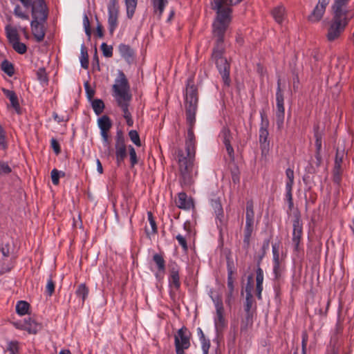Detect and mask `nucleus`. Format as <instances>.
<instances>
[{"mask_svg": "<svg viewBox=\"0 0 354 354\" xmlns=\"http://www.w3.org/2000/svg\"><path fill=\"white\" fill-rule=\"evenodd\" d=\"M13 13L15 17L20 18L21 19H24V20L29 19L28 15L26 14L25 12H24L22 8H21V6L18 4L15 6L14 10H13Z\"/></svg>", "mask_w": 354, "mask_h": 354, "instance_id": "nucleus-42", "label": "nucleus"}, {"mask_svg": "<svg viewBox=\"0 0 354 354\" xmlns=\"http://www.w3.org/2000/svg\"><path fill=\"white\" fill-rule=\"evenodd\" d=\"M96 34L100 38L103 37L104 36L102 26L100 24H97V25Z\"/></svg>", "mask_w": 354, "mask_h": 354, "instance_id": "nucleus-64", "label": "nucleus"}, {"mask_svg": "<svg viewBox=\"0 0 354 354\" xmlns=\"http://www.w3.org/2000/svg\"><path fill=\"white\" fill-rule=\"evenodd\" d=\"M286 175L288 179L287 180L294 181V171L292 169L288 168L286 170Z\"/></svg>", "mask_w": 354, "mask_h": 354, "instance_id": "nucleus-60", "label": "nucleus"}, {"mask_svg": "<svg viewBox=\"0 0 354 354\" xmlns=\"http://www.w3.org/2000/svg\"><path fill=\"white\" fill-rule=\"evenodd\" d=\"M233 270L232 268H228L227 269V292L225 293V304L229 307L231 308L232 305L234 301L235 294H234V279H233Z\"/></svg>", "mask_w": 354, "mask_h": 354, "instance_id": "nucleus-15", "label": "nucleus"}, {"mask_svg": "<svg viewBox=\"0 0 354 354\" xmlns=\"http://www.w3.org/2000/svg\"><path fill=\"white\" fill-rule=\"evenodd\" d=\"M272 15L275 21L281 24L285 19V8L283 6L275 7L272 11Z\"/></svg>", "mask_w": 354, "mask_h": 354, "instance_id": "nucleus-26", "label": "nucleus"}, {"mask_svg": "<svg viewBox=\"0 0 354 354\" xmlns=\"http://www.w3.org/2000/svg\"><path fill=\"white\" fill-rule=\"evenodd\" d=\"M347 25L345 15H335L328 30L326 38L329 41L337 39Z\"/></svg>", "mask_w": 354, "mask_h": 354, "instance_id": "nucleus-5", "label": "nucleus"}, {"mask_svg": "<svg viewBox=\"0 0 354 354\" xmlns=\"http://www.w3.org/2000/svg\"><path fill=\"white\" fill-rule=\"evenodd\" d=\"M344 151V150L339 151V149L336 151L335 160V172L338 174L341 169V164L342 162L343 156Z\"/></svg>", "mask_w": 354, "mask_h": 354, "instance_id": "nucleus-38", "label": "nucleus"}, {"mask_svg": "<svg viewBox=\"0 0 354 354\" xmlns=\"http://www.w3.org/2000/svg\"><path fill=\"white\" fill-rule=\"evenodd\" d=\"M273 263V273L274 274L275 278L278 279L281 277L282 273V268L281 266L279 259L277 261L274 260Z\"/></svg>", "mask_w": 354, "mask_h": 354, "instance_id": "nucleus-49", "label": "nucleus"}, {"mask_svg": "<svg viewBox=\"0 0 354 354\" xmlns=\"http://www.w3.org/2000/svg\"><path fill=\"white\" fill-rule=\"evenodd\" d=\"M76 295L82 299V303L84 302L88 295V289L84 283H81L75 291Z\"/></svg>", "mask_w": 354, "mask_h": 354, "instance_id": "nucleus-36", "label": "nucleus"}, {"mask_svg": "<svg viewBox=\"0 0 354 354\" xmlns=\"http://www.w3.org/2000/svg\"><path fill=\"white\" fill-rule=\"evenodd\" d=\"M113 95L118 106L123 111V117L131 114L128 109L131 99V95L129 93V85L125 75L122 71L119 73L118 77L115 80V84L113 85Z\"/></svg>", "mask_w": 354, "mask_h": 354, "instance_id": "nucleus-3", "label": "nucleus"}, {"mask_svg": "<svg viewBox=\"0 0 354 354\" xmlns=\"http://www.w3.org/2000/svg\"><path fill=\"white\" fill-rule=\"evenodd\" d=\"M176 204L178 207L183 209H190L194 207L192 198H188L185 192H180L178 194Z\"/></svg>", "mask_w": 354, "mask_h": 354, "instance_id": "nucleus-19", "label": "nucleus"}, {"mask_svg": "<svg viewBox=\"0 0 354 354\" xmlns=\"http://www.w3.org/2000/svg\"><path fill=\"white\" fill-rule=\"evenodd\" d=\"M154 12L160 17L164 11L167 0H151Z\"/></svg>", "mask_w": 354, "mask_h": 354, "instance_id": "nucleus-30", "label": "nucleus"}, {"mask_svg": "<svg viewBox=\"0 0 354 354\" xmlns=\"http://www.w3.org/2000/svg\"><path fill=\"white\" fill-rule=\"evenodd\" d=\"M220 137L221 138L224 145L231 143L232 135L230 129L227 127H223L221 131Z\"/></svg>", "mask_w": 354, "mask_h": 354, "instance_id": "nucleus-39", "label": "nucleus"}, {"mask_svg": "<svg viewBox=\"0 0 354 354\" xmlns=\"http://www.w3.org/2000/svg\"><path fill=\"white\" fill-rule=\"evenodd\" d=\"M1 252L3 257H8L10 254L9 245L6 244L1 248Z\"/></svg>", "mask_w": 354, "mask_h": 354, "instance_id": "nucleus-62", "label": "nucleus"}, {"mask_svg": "<svg viewBox=\"0 0 354 354\" xmlns=\"http://www.w3.org/2000/svg\"><path fill=\"white\" fill-rule=\"evenodd\" d=\"M196 111V107L186 106V118L189 127L185 139V148H178L174 153L178 164L179 182L182 186H191L198 174V166L195 165L196 142L193 131Z\"/></svg>", "mask_w": 354, "mask_h": 354, "instance_id": "nucleus-1", "label": "nucleus"}, {"mask_svg": "<svg viewBox=\"0 0 354 354\" xmlns=\"http://www.w3.org/2000/svg\"><path fill=\"white\" fill-rule=\"evenodd\" d=\"M272 254H273V261L274 260L277 261L279 259V249H278V247L276 246V245H272Z\"/></svg>", "mask_w": 354, "mask_h": 354, "instance_id": "nucleus-63", "label": "nucleus"}, {"mask_svg": "<svg viewBox=\"0 0 354 354\" xmlns=\"http://www.w3.org/2000/svg\"><path fill=\"white\" fill-rule=\"evenodd\" d=\"M216 17L213 22V36L216 39V45L212 52V59L222 77L225 86L230 84V64L226 58L223 56L224 52V36L225 31L231 23V21Z\"/></svg>", "mask_w": 354, "mask_h": 354, "instance_id": "nucleus-2", "label": "nucleus"}, {"mask_svg": "<svg viewBox=\"0 0 354 354\" xmlns=\"http://www.w3.org/2000/svg\"><path fill=\"white\" fill-rule=\"evenodd\" d=\"M286 198L288 203L289 209H292L293 207V199H292V192H286Z\"/></svg>", "mask_w": 354, "mask_h": 354, "instance_id": "nucleus-59", "label": "nucleus"}, {"mask_svg": "<svg viewBox=\"0 0 354 354\" xmlns=\"http://www.w3.org/2000/svg\"><path fill=\"white\" fill-rule=\"evenodd\" d=\"M147 218L151 228L149 229V227H145V232L147 236H150L151 235H153L157 233V226L151 212H147Z\"/></svg>", "mask_w": 354, "mask_h": 354, "instance_id": "nucleus-27", "label": "nucleus"}, {"mask_svg": "<svg viewBox=\"0 0 354 354\" xmlns=\"http://www.w3.org/2000/svg\"><path fill=\"white\" fill-rule=\"evenodd\" d=\"M51 179L53 185H57L59 183L60 172L56 169H53L51 172Z\"/></svg>", "mask_w": 354, "mask_h": 354, "instance_id": "nucleus-54", "label": "nucleus"}, {"mask_svg": "<svg viewBox=\"0 0 354 354\" xmlns=\"http://www.w3.org/2000/svg\"><path fill=\"white\" fill-rule=\"evenodd\" d=\"M180 266L176 262L173 261L169 263L168 282L170 288V295L179 290L180 288Z\"/></svg>", "mask_w": 354, "mask_h": 354, "instance_id": "nucleus-9", "label": "nucleus"}, {"mask_svg": "<svg viewBox=\"0 0 354 354\" xmlns=\"http://www.w3.org/2000/svg\"><path fill=\"white\" fill-rule=\"evenodd\" d=\"M153 261L155 263L157 269L160 272L165 273V261L163 257L158 253H156L153 255Z\"/></svg>", "mask_w": 354, "mask_h": 354, "instance_id": "nucleus-29", "label": "nucleus"}, {"mask_svg": "<svg viewBox=\"0 0 354 354\" xmlns=\"http://www.w3.org/2000/svg\"><path fill=\"white\" fill-rule=\"evenodd\" d=\"M91 106L97 115H100L104 109V103L102 100L95 99L91 102Z\"/></svg>", "mask_w": 354, "mask_h": 354, "instance_id": "nucleus-34", "label": "nucleus"}, {"mask_svg": "<svg viewBox=\"0 0 354 354\" xmlns=\"http://www.w3.org/2000/svg\"><path fill=\"white\" fill-rule=\"evenodd\" d=\"M197 102L196 90L193 86L187 87L185 95V106L197 107Z\"/></svg>", "mask_w": 354, "mask_h": 354, "instance_id": "nucleus-20", "label": "nucleus"}, {"mask_svg": "<svg viewBox=\"0 0 354 354\" xmlns=\"http://www.w3.org/2000/svg\"><path fill=\"white\" fill-rule=\"evenodd\" d=\"M83 26L86 35H87L88 38L90 39L91 36V30L90 27L89 19L86 15H84L83 17Z\"/></svg>", "mask_w": 354, "mask_h": 354, "instance_id": "nucleus-50", "label": "nucleus"}, {"mask_svg": "<svg viewBox=\"0 0 354 354\" xmlns=\"http://www.w3.org/2000/svg\"><path fill=\"white\" fill-rule=\"evenodd\" d=\"M2 91L3 94L10 100L12 106L18 111L19 110V104L18 102V97L14 91L3 88Z\"/></svg>", "mask_w": 354, "mask_h": 354, "instance_id": "nucleus-25", "label": "nucleus"}, {"mask_svg": "<svg viewBox=\"0 0 354 354\" xmlns=\"http://www.w3.org/2000/svg\"><path fill=\"white\" fill-rule=\"evenodd\" d=\"M118 50L121 57L127 62H129L131 59H132L134 53L133 49L129 45L120 44L118 46Z\"/></svg>", "mask_w": 354, "mask_h": 354, "instance_id": "nucleus-23", "label": "nucleus"}, {"mask_svg": "<svg viewBox=\"0 0 354 354\" xmlns=\"http://www.w3.org/2000/svg\"><path fill=\"white\" fill-rule=\"evenodd\" d=\"M101 50L102 51V54L106 57H111L113 56V47L112 46L107 45L106 43H102L101 44Z\"/></svg>", "mask_w": 354, "mask_h": 354, "instance_id": "nucleus-44", "label": "nucleus"}, {"mask_svg": "<svg viewBox=\"0 0 354 354\" xmlns=\"http://www.w3.org/2000/svg\"><path fill=\"white\" fill-rule=\"evenodd\" d=\"M254 220V207L252 201L247 203L245 220Z\"/></svg>", "mask_w": 354, "mask_h": 354, "instance_id": "nucleus-43", "label": "nucleus"}, {"mask_svg": "<svg viewBox=\"0 0 354 354\" xmlns=\"http://www.w3.org/2000/svg\"><path fill=\"white\" fill-rule=\"evenodd\" d=\"M261 115V127L259 129V143L262 153L268 151L270 147V141L268 140V127L269 120L263 111L260 112Z\"/></svg>", "mask_w": 354, "mask_h": 354, "instance_id": "nucleus-8", "label": "nucleus"}, {"mask_svg": "<svg viewBox=\"0 0 354 354\" xmlns=\"http://www.w3.org/2000/svg\"><path fill=\"white\" fill-rule=\"evenodd\" d=\"M7 349L10 354H18L19 343L17 341H10L8 344Z\"/></svg>", "mask_w": 354, "mask_h": 354, "instance_id": "nucleus-48", "label": "nucleus"}, {"mask_svg": "<svg viewBox=\"0 0 354 354\" xmlns=\"http://www.w3.org/2000/svg\"><path fill=\"white\" fill-rule=\"evenodd\" d=\"M211 206L213 208L216 218L221 222L223 217V209L219 198H215L211 200Z\"/></svg>", "mask_w": 354, "mask_h": 354, "instance_id": "nucleus-24", "label": "nucleus"}, {"mask_svg": "<svg viewBox=\"0 0 354 354\" xmlns=\"http://www.w3.org/2000/svg\"><path fill=\"white\" fill-rule=\"evenodd\" d=\"M119 9L118 0H109L108 5V25L111 35H113L118 27V17Z\"/></svg>", "mask_w": 354, "mask_h": 354, "instance_id": "nucleus-11", "label": "nucleus"}, {"mask_svg": "<svg viewBox=\"0 0 354 354\" xmlns=\"http://www.w3.org/2000/svg\"><path fill=\"white\" fill-rule=\"evenodd\" d=\"M125 4L127 17L131 19L137 6V0H125Z\"/></svg>", "mask_w": 354, "mask_h": 354, "instance_id": "nucleus-33", "label": "nucleus"}, {"mask_svg": "<svg viewBox=\"0 0 354 354\" xmlns=\"http://www.w3.org/2000/svg\"><path fill=\"white\" fill-rule=\"evenodd\" d=\"M11 171V168L7 162L0 161V176L8 174Z\"/></svg>", "mask_w": 354, "mask_h": 354, "instance_id": "nucleus-52", "label": "nucleus"}, {"mask_svg": "<svg viewBox=\"0 0 354 354\" xmlns=\"http://www.w3.org/2000/svg\"><path fill=\"white\" fill-rule=\"evenodd\" d=\"M225 146L226 151L227 152V154H228L230 158L232 160H234V149H233L232 146L231 145V143H227V144L225 145Z\"/></svg>", "mask_w": 354, "mask_h": 354, "instance_id": "nucleus-58", "label": "nucleus"}, {"mask_svg": "<svg viewBox=\"0 0 354 354\" xmlns=\"http://www.w3.org/2000/svg\"><path fill=\"white\" fill-rule=\"evenodd\" d=\"M97 125L104 143L109 144L108 132L112 126L110 118L107 115H102L97 119Z\"/></svg>", "mask_w": 354, "mask_h": 354, "instance_id": "nucleus-16", "label": "nucleus"}, {"mask_svg": "<svg viewBox=\"0 0 354 354\" xmlns=\"http://www.w3.org/2000/svg\"><path fill=\"white\" fill-rule=\"evenodd\" d=\"M215 307L216 313L214 317V323L216 330L221 331L226 325L224 317V308L222 299L219 295L210 296Z\"/></svg>", "mask_w": 354, "mask_h": 354, "instance_id": "nucleus-7", "label": "nucleus"}, {"mask_svg": "<svg viewBox=\"0 0 354 354\" xmlns=\"http://www.w3.org/2000/svg\"><path fill=\"white\" fill-rule=\"evenodd\" d=\"M292 243L297 249L302 236V223L299 216H296L293 221Z\"/></svg>", "mask_w": 354, "mask_h": 354, "instance_id": "nucleus-17", "label": "nucleus"}, {"mask_svg": "<svg viewBox=\"0 0 354 354\" xmlns=\"http://www.w3.org/2000/svg\"><path fill=\"white\" fill-rule=\"evenodd\" d=\"M129 136L131 140L138 147L141 146V142L140 139V136L137 131L136 130H131L129 132Z\"/></svg>", "mask_w": 354, "mask_h": 354, "instance_id": "nucleus-45", "label": "nucleus"}, {"mask_svg": "<svg viewBox=\"0 0 354 354\" xmlns=\"http://www.w3.org/2000/svg\"><path fill=\"white\" fill-rule=\"evenodd\" d=\"M349 0H335L333 5V10L335 15H340L346 14L343 11V7L347 3Z\"/></svg>", "mask_w": 354, "mask_h": 354, "instance_id": "nucleus-35", "label": "nucleus"}, {"mask_svg": "<svg viewBox=\"0 0 354 354\" xmlns=\"http://www.w3.org/2000/svg\"><path fill=\"white\" fill-rule=\"evenodd\" d=\"M1 68L10 77L15 73L13 65L7 60H4L1 63Z\"/></svg>", "mask_w": 354, "mask_h": 354, "instance_id": "nucleus-41", "label": "nucleus"}, {"mask_svg": "<svg viewBox=\"0 0 354 354\" xmlns=\"http://www.w3.org/2000/svg\"><path fill=\"white\" fill-rule=\"evenodd\" d=\"M51 147L54 150L55 153L56 154L59 153L60 152V146L59 142L57 141L56 139L52 138L50 140Z\"/></svg>", "mask_w": 354, "mask_h": 354, "instance_id": "nucleus-57", "label": "nucleus"}, {"mask_svg": "<svg viewBox=\"0 0 354 354\" xmlns=\"http://www.w3.org/2000/svg\"><path fill=\"white\" fill-rule=\"evenodd\" d=\"M32 20L46 21L48 17V8L44 0H35L30 5Z\"/></svg>", "mask_w": 354, "mask_h": 354, "instance_id": "nucleus-10", "label": "nucleus"}, {"mask_svg": "<svg viewBox=\"0 0 354 354\" xmlns=\"http://www.w3.org/2000/svg\"><path fill=\"white\" fill-rule=\"evenodd\" d=\"M191 333L188 329L183 326L174 335V345L176 354H185V351L190 347Z\"/></svg>", "mask_w": 354, "mask_h": 354, "instance_id": "nucleus-6", "label": "nucleus"}, {"mask_svg": "<svg viewBox=\"0 0 354 354\" xmlns=\"http://www.w3.org/2000/svg\"><path fill=\"white\" fill-rule=\"evenodd\" d=\"M80 61L81 66L85 69H87L88 67V55L86 48L84 44H82L81 46Z\"/></svg>", "mask_w": 354, "mask_h": 354, "instance_id": "nucleus-31", "label": "nucleus"}, {"mask_svg": "<svg viewBox=\"0 0 354 354\" xmlns=\"http://www.w3.org/2000/svg\"><path fill=\"white\" fill-rule=\"evenodd\" d=\"M200 341L201 342V348L203 354H208L209 349L210 347V342L208 339H206L205 335L200 336Z\"/></svg>", "mask_w": 354, "mask_h": 354, "instance_id": "nucleus-46", "label": "nucleus"}, {"mask_svg": "<svg viewBox=\"0 0 354 354\" xmlns=\"http://www.w3.org/2000/svg\"><path fill=\"white\" fill-rule=\"evenodd\" d=\"M253 290V283H252V276H248V281L245 286V293L246 295H252V291Z\"/></svg>", "mask_w": 354, "mask_h": 354, "instance_id": "nucleus-56", "label": "nucleus"}, {"mask_svg": "<svg viewBox=\"0 0 354 354\" xmlns=\"http://www.w3.org/2000/svg\"><path fill=\"white\" fill-rule=\"evenodd\" d=\"M5 31L6 33V37L10 44L16 41L19 40V34L16 28L7 26L5 28Z\"/></svg>", "mask_w": 354, "mask_h": 354, "instance_id": "nucleus-28", "label": "nucleus"}, {"mask_svg": "<svg viewBox=\"0 0 354 354\" xmlns=\"http://www.w3.org/2000/svg\"><path fill=\"white\" fill-rule=\"evenodd\" d=\"M55 290V283L53 281L51 277L48 279L47 283L46 286V291L48 295L51 296Z\"/></svg>", "mask_w": 354, "mask_h": 354, "instance_id": "nucleus-53", "label": "nucleus"}, {"mask_svg": "<svg viewBox=\"0 0 354 354\" xmlns=\"http://www.w3.org/2000/svg\"><path fill=\"white\" fill-rule=\"evenodd\" d=\"M252 303H253V299H252V295H246L245 296V305H244V308H245V310L247 313H249L250 310H251V308H252Z\"/></svg>", "mask_w": 354, "mask_h": 354, "instance_id": "nucleus-55", "label": "nucleus"}, {"mask_svg": "<svg viewBox=\"0 0 354 354\" xmlns=\"http://www.w3.org/2000/svg\"><path fill=\"white\" fill-rule=\"evenodd\" d=\"M264 275L263 270L258 266L256 270V291L257 297L259 299H261V293L263 291V282Z\"/></svg>", "mask_w": 354, "mask_h": 354, "instance_id": "nucleus-21", "label": "nucleus"}, {"mask_svg": "<svg viewBox=\"0 0 354 354\" xmlns=\"http://www.w3.org/2000/svg\"><path fill=\"white\" fill-rule=\"evenodd\" d=\"M128 150L129 152L131 166L134 167L138 163V158L136 150L131 145L128 147Z\"/></svg>", "mask_w": 354, "mask_h": 354, "instance_id": "nucleus-47", "label": "nucleus"}, {"mask_svg": "<svg viewBox=\"0 0 354 354\" xmlns=\"http://www.w3.org/2000/svg\"><path fill=\"white\" fill-rule=\"evenodd\" d=\"M44 22L36 19L32 20L30 22L32 35L38 42L43 41L45 37V30L43 24Z\"/></svg>", "mask_w": 354, "mask_h": 354, "instance_id": "nucleus-18", "label": "nucleus"}, {"mask_svg": "<svg viewBox=\"0 0 354 354\" xmlns=\"http://www.w3.org/2000/svg\"><path fill=\"white\" fill-rule=\"evenodd\" d=\"M12 324L16 328L25 330L24 320L14 322Z\"/></svg>", "mask_w": 354, "mask_h": 354, "instance_id": "nucleus-61", "label": "nucleus"}, {"mask_svg": "<svg viewBox=\"0 0 354 354\" xmlns=\"http://www.w3.org/2000/svg\"><path fill=\"white\" fill-rule=\"evenodd\" d=\"M315 146L317 148V153L315 155V158L317 160V165L319 166L321 162V156H320V150L322 149V138L321 136L318 133H315Z\"/></svg>", "mask_w": 354, "mask_h": 354, "instance_id": "nucleus-37", "label": "nucleus"}, {"mask_svg": "<svg viewBox=\"0 0 354 354\" xmlns=\"http://www.w3.org/2000/svg\"><path fill=\"white\" fill-rule=\"evenodd\" d=\"M30 304L26 301H19L16 304V312L19 315L28 314Z\"/></svg>", "mask_w": 354, "mask_h": 354, "instance_id": "nucleus-32", "label": "nucleus"}, {"mask_svg": "<svg viewBox=\"0 0 354 354\" xmlns=\"http://www.w3.org/2000/svg\"><path fill=\"white\" fill-rule=\"evenodd\" d=\"M25 330L30 334H36L41 328V326L30 317L24 319Z\"/></svg>", "mask_w": 354, "mask_h": 354, "instance_id": "nucleus-22", "label": "nucleus"}, {"mask_svg": "<svg viewBox=\"0 0 354 354\" xmlns=\"http://www.w3.org/2000/svg\"><path fill=\"white\" fill-rule=\"evenodd\" d=\"M13 49L19 54L23 55L27 51V46L19 40L11 44Z\"/></svg>", "mask_w": 354, "mask_h": 354, "instance_id": "nucleus-40", "label": "nucleus"}, {"mask_svg": "<svg viewBox=\"0 0 354 354\" xmlns=\"http://www.w3.org/2000/svg\"><path fill=\"white\" fill-rule=\"evenodd\" d=\"M176 239L178 241L179 245L182 247L183 251L187 252L188 250V246L185 237L178 234L176 236Z\"/></svg>", "mask_w": 354, "mask_h": 354, "instance_id": "nucleus-51", "label": "nucleus"}, {"mask_svg": "<svg viewBox=\"0 0 354 354\" xmlns=\"http://www.w3.org/2000/svg\"><path fill=\"white\" fill-rule=\"evenodd\" d=\"M242 0H213L212 3V9L216 12L217 18L221 16L222 19L232 21V6L239 3Z\"/></svg>", "mask_w": 354, "mask_h": 354, "instance_id": "nucleus-4", "label": "nucleus"}, {"mask_svg": "<svg viewBox=\"0 0 354 354\" xmlns=\"http://www.w3.org/2000/svg\"><path fill=\"white\" fill-rule=\"evenodd\" d=\"M115 149L116 162L119 166L124 162V160L127 156V147L124 142V138L121 133H117Z\"/></svg>", "mask_w": 354, "mask_h": 354, "instance_id": "nucleus-14", "label": "nucleus"}, {"mask_svg": "<svg viewBox=\"0 0 354 354\" xmlns=\"http://www.w3.org/2000/svg\"><path fill=\"white\" fill-rule=\"evenodd\" d=\"M330 0H318L315 7L308 16V20L313 23H317L322 20L328 6Z\"/></svg>", "mask_w": 354, "mask_h": 354, "instance_id": "nucleus-13", "label": "nucleus"}, {"mask_svg": "<svg viewBox=\"0 0 354 354\" xmlns=\"http://www.w3.org/2000/svg\"><path fill=\"white\" fill-rule=\"evenodd\" d=\"M276 102H277V111H276V118H277V124L279 127H281L283 124L284 120V98L281 89L280 85V80L277 81V88L276 92Z\"/></svg>", "mask_w": 354, "mask_h": 354, "instance_id": "nucleus-12", "label": "nucleus"}]
</instances>
